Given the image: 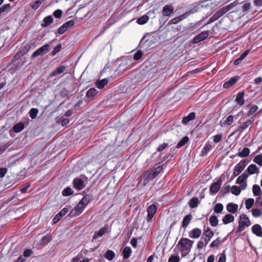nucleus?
<instances>
[{
    "label": "nucleus",
    "instance_id": "1",
    "mask_svg": "<svg viewBox=\"0 0 262 262\" xmlns=\"http://www.w3.org/2000/svg\"><path fill=\"white\" fill-rule=\"evenodd\" d=\"M193 242L187 238H182L178 242L177 247L181 253L182 257L188 255L191 249Z\"/></svg>",
    "mask_w": 262,
    "mask_h": 262
},
{
    "label": "nucleus",
    "instance_id": "2",
    "mask_svg": "<svg viewBox=\"0 0 262 262\" xmlns=\"http://www.w3.org/2000/svg\"><path fill=\"white\" fill-rule=\"evenodd\" d=\"M251 225V221L248 216L245 214L239 217L238 226L236 230L237 233L243 231L246 228Z\"/></svg>",
    "mask_w": 262,
    "mask_h": 262
},
{
    "label": "nucleus",
    "instance_id": "3",
    "mask_svg": "<svg viewBox=\"0 0 262 262\" xmlns=\"http://www.w3.org/2000/svg\"><path fill=\"white\" fill-rule=\"evenodd\" d=\"M247 171H244L236 180V183L239 185L242 190H245L247 186L246 180L248 178Z\"/></svg>",
    "mask_w": 262,
    "mask_h": 262
},
{
    "label": "nucleus",
    "instance_id": "4",
    "mask_svg": "<svg viewBox=\"0 0 262 262\" xmlns=\"http://www.w3.org/2000/svg\"><path fill=\"white\" fill-rule=\"evenodd\" d=\"M107 232H108V225L107 224H105L98 231L95 232L92 238L93 241L102 237L103 235Z\"/></svg>",
    "mask_w": 262,
    "mask_h": 262
},
{
    "label": "nucleus",
    "instance_id": "5",
    "mask_svg": "<svg viewBox=\"0 0 262 262\" xmlns=\"http://www.w3.org/2000/svg\"><path fill=\"white\" fill-rule=\"evenodd\" d=\"M50 50V47L49 45L46 44L39 49H38L37 50H36L32 55V57H35L36 56H39V55H43L45 54L48 52Z\"/></svg>",
    "mask_w": 262,
    "mask_h": 262
},
{
    "label": "nucleus",
    "instance_id": "6",
    "mask_svg": "<svg viewBox=\"0 0 262 262\" xmlns=\"http://www.w3.org/2000/svg\"><path fill=\"white\" fill-rule=\"evenodd\" d=\"M246 166V160L241 161L235 166L233 172L234 177L239 175L244 170Z\"/></svg>",
    "mask_w": 262,
    "mask_h": 262
},
{
    "label": "nucleus",
    "instance_id": "7",
    "mask_svg": "<svg viewBox=\"0 0 262 262\" xmlns=\"http://www.w3.org/2000/svg\"><path fill=\"white\" fill-rule=\"evenodd\" d=\"M222 185V180L218 179L216 181L212 183L210 187L209 191L211 195L216 193L220 190Z\"/></svg>",
    "mask_w": 262,
    "mask_h": 262
},
{
    "label": "nucleus",
    "instance_id": "8",
    "mask_svg": "<svg viewBox=\"0 0 262 262\" xmlns=\"http://www.w3.org/2000/svg\"><path fill=\"white\" fill-rule=\"evenodd\" d=\"M84 209L85 208L83 207V205L79 203L77 206L70 211L69 216L71 217L77 216L81 214Z\"/></svg>",
    "mask_w": 262,
    "mask_h": 262
},
{
    "label": "nucleus",
    "instance_id": "9",
    "mask_svg": "<svg viewBox=\"0 0 262 262\" xmlns=\"http://www.w3.org/2000/svg\"><path fill=\"white\" fill-rule=\"evenodd\" d=\"M157 210V207L155 205H150L147 209V221L150 222L155 215Z\"/></svg>",
    "mask_w": 262,
    "mask_h": 262
},
{
    "label": "nucleus",
    "instance_id": "10",
    "mask_svg": "<svg viewBox=\"0 0 262 262\" xmlns=\"http://www.w3.org/2000/svg\"><path fill=\"white\" fill-rule=\"evenodd\" d=\"M74 25V21L72 20H70L64 24H63L61 26H60L58 29V33L59 34H63L69 28Z\"/></svg>",
    "mask_w": 262,
    "mask_h": 262
},
{
    "label": "nucleus",
    "instance_id": "11",
    "mask_svg": "<svg viewBox=\"0 0 262 262\" xmlns=\"http://www.w3.org/2000/svg\"><path fill=\"white\" fill-rule=\"evenodd\" d=\"M155 177L150 173L149 170L145 172L141 177V181H143V185H146L149 181L153 180Z\"/></svg>",
    "mask_w": 262,
    "mask_h": 262
},
{
    "label": "nucleus",
    "instance_id": "12",
    "mask_svg": "<svg viewBox=\"0 0 262 262\" xmlns=\"http://www.w3.org/2000/svg\"><path fill=\"white\" fill-rule=\"evenodd\" d=\"M208 31H203L199 34L196 36H195L193 39L192 42L194 43H198L201 41L205 40L206 38L208 37Z\"/></svg>",
    "mask_w": 262,
    "mask_h": 262
},
{
    "label": "nucleus",
    "instance_id": "13",
    "mask_svg": "<svg viewBox=\"0 0 262 262\" xmlns=\"http://www.w3.org/2000/svg\"><path fill=\"white\" fill-rule=\"evenodd\" d=\"M173 12V7L171 5H166L163 8L162 14L164 16H170Z\"/></svg>",
    "mask_w": 262,
    "mask_h": 262
},
{
    "label": "nucleus",
    "instance_id": "14",
    "mask_svg": "<svg viewBox=\"0 0 262 262\" xmlns=\"http://www.w3.org/2000/svg\"><path fill=\"white\" fill-rule=\"evenodd\" d=\"M247 171V174H248V177L251 174H253L254 173L258 174L259 173V169L256 166V165L252 164L250 165L247 170L245 171Z\"/></svg>",
    "mask_w": 262,
    "mask_h": 262
},
{
    "label": "nucleus",
    "instance_id": "15",
    "mask_svg": "<svg viewBox=\"0 0 262 262\" xmlns=\"http://www.w3.org/2000/svg\"><path fill=\"white\" fill-rule=\"evenodd\" d=\"M251 230L252 233L257 236H262V228L259 224L254 225L251 228Z\"/></svg>",
    "mask_w": 262,
    "mask_h": 262
},
{
    "label": "nucleus",
    "instance_id": "16",
    "mask_svg": "<svg viewBox=\"0 0 262 262\" xmlns=\"http://www.w3.org/2000/svg\"><path fill=\"white\" fill-rule=\"evenodd\" d=\"M73 184L75 188L78 190H81L84 187L83 181L79 178L75 179L73 181Z\"/></svg>",
    "mask_w": 262,
    "mask_h": 262
},
{
    "label": "nucleus",
    "instance_id": "17",
    "mask_svg": "<svg viewBox=\"0 0 262 262\" xmlns=\"http://www.w3.org/2000/svg\"><path fill=\"white\" fill-rule=\"evenodd\" d=\"M202 231L199 228H194L189 232V236L191 238H199L201 235Z\"/></svg>",
    "mask_w": 262,
    "mask_h": 262
},
{
    "label": "nucleus",
    "instance_id": "18",
    "mask_svg": "<svg viewBox=\"0 0 262 262\" xmlns=\"http://www.w3.org/2000/svg\"><path fill=\"white\" fill-rule=\"evenodd\" d=\"M234 121V117L232 115H229L227 117L225 121H221L220 124L222 127L228 126L231 125Z\"/></svg>",
    "mask_w": 262,
    "mask_h": 262
},
{
    "label": "nucleus",
    "instance_id": "19",
    "mask_svg": "<svg viewBox=\"0 0 262 262\" xmlns=\"http://www.w3.org/2000/svg\"><path fill=\"white\" fill-rule=\"evenodd\" d=\"M238 80V76H235L231 78L228 81L225 82L223 84V87L225 89H228L230 86L235 84Z\"/></svg>",
    "mask_w": 262,
    "mask_h": 262
},
{
    "label": "nucleus",
    "instance_id": "20",
    "mask_svg": "<svg viewBox=\"0 0 262 262\" xmlns=\"http://www.w3.org/2000/svg\"><path fill=\"white\" fill-rule=\"evenodd\" d=\"M238 205L233 203H228L226 206L227 211L230 213H235L238 209Z\"/></svg>",
    "mask_w": 262,
    "mask_h": 262
},
{
    "label": "nucleus",
    "instance_id": "21",
    "mask_svg": "<svg viewBox=\"0 0 262 262\" xmlns=\"http://www.w3.org/2000/svg\"><path fill=\"white\" fill-rule=\"evenodd\" d=\"M188 14L186 13H184V14L181 15L179 16L176 17L170 20L169 24H177L180 21L186 18L188 16Z\"/></svg>",
    "mask_w": 262,
    "mask_h": 262
},
{
    "label": "nucleus",
    "instance_id": "22",
    "mask_svg": "<svg viewBox=\"0 0 262 262\" xmlns=\"http://www.w3.org/2000/svg\"><path fill=\"white\" fill-rule=\"evenodd\" d=\"M226 13L223 8L217 11L209 19L210 22H213L223 16Z\"/></svg>",
    "mask_w": 262,
    "mask_h": 262
},
{
    "label": "nucleus",
    "instance_id": "23",
    "mask_svg": "<svg viewBox=\"0 0 262 262\" xmlns=\"http://www.w3.org/2000/svg\"><path fill=\"white\" fill-rule=\"evenodd\" d=\"M244 95L245 93L243 91L239 92L237 94L236 97L235 99V101L240 106H242L244 104Z\"/></svg>",
    "mask_w": 262,
    "mask_h": 262
},
{
    "label": "nucleus",
    "instance_id": "24",
    "mask_svg": "<svg viewBox=\"0 0 262 262\" xmlns=\"http://www.w3.org/2000/svg\"><path fill=\"white\" fill-rule=\"evenodd\" d=\"M98 92V91L95 88H91L87 91L86 97L90 100H92L97 95Z\"/></svg>",
    "mask_w": 262,
    "mask_h": 262
},
{
    "label": "nucleus",
    "instance_id": "25",
    "mask_svg": "<svg viewBox=\"0 0 262 262\" xmlns=\"http://www.w3.org/2000/svg\"><path fill=\"white\" fill-rule=\"evenodd\" d=\"M195 118V113L191 112L188 116L183 118L182 123L184 124H187L189 121L194 120Z\"/></svg>",
    "mask_w": 262,
    "mask_h": 262
},
{
    "label": "nucleus",
    "instance_id": "26",
    "mask_svg": "<svg viewBox=\"0 0 262 262\" xmlns=\"http://www.w3.org/2000/svg\"><path fill=\"white\" fill-rule=\"evenodd\" d=\"M234 221V216L231 214H227L225 215L222 219L224 224H228L233 222Z\"/></svg>",
    "mask_w": 262,
    "mask_h": 262
},
{
    "label": "nucleus",
    "instance_id": "27",
    "mask_svg": "<svg viewBox=\"0 0 262 262\" xmlns=\"http://www.w3.org/2000/svg\"><path fill=\"white\" fill-rule=\"evenodd\" d=\"M214 146L212 145L210 143L207 142L202 149V155L203 156L207 155Z\"/></svg>",
    "mask_w": 262,
    "mask_h": 262
},
{
    "label": "nucleus",
    "instance_id": "28",
    "mask_svg": "<svg viewBox=\"0 0 262 262\" xmlns=\"http://www.w3.org/2000/svg\"><path fill=\"white\" fill-rule=\"evenodd\" d=\"M92 199V198L90 195H86L83 196L79 203L83 205V207L85 208L87 205L91 201Z\"/></svg>",
    "mask_w": 262,
    "mask_h": 262
},
{
    "label": "nucleus",
    "instance_id": "29",
    "mask_svg": "<svg viewBox=\"0 0 262 262\" xmlns=\"http://www.w3.org/2000/svg\"><path fill=\"white\" fill-rule=\"evenodd\" d=\"M192 219V216L191 214L187 215L184 217V218L182 222V227L184 228H186L188 224H189L190 222L191 221Z\"/></svg>",
    "mask_w": 262,
    "mask_h": 262
},
{
    "label": "nucleus",
    "instance_id": "30",
    "mask_svg": "<svg viewBox=\"0 0 262 262\" xmlns=\"http://www.w3.org/2000/svg\"><path fill=\"white\" fill-rule=\"evenodd\" d=\"M132 249L129 247H125L122 251L123 258L125 259L128 258L131 254Z\"/></svg>",
    "mask_w": 262,
    "mask_h": 262
},
{
    "label": "nucleus",
    "instance_id": "31",
    "mask_svg": "<svg viewBox=\"0 0 262 262\" xmlns=\"http://www.w3.org/2000/svg\"><path fill=\"white\" fill-rule=\"evenodd\" d=\"M250 153V150L248 147H245L243 150L238 152V156L241 158H245L248 157Z\"/></svg>",
    "mask_w": 262,
    "mask_h": 262
},
{
    "label": "nucleus",
    "instance_id": "32",
    "mask_svg": "<svg viewBox=\"0 0 262 262\" xmlns=\"http://www.w3.org/2000/svg\"><path fill=\"white\" fill-rule=\"evenodd\" d=\"M43 21V23L42 24V26L43 27H47L52 23L53 17L51 15L48 16L44 18Z\"/></svg>",
    "mask_w": 262,
    "mask_h": 262
},
{
    "label": "nucleus",
    "instance_id": "33",
    "mask_svg": "<svg viewBox=\"0 0 262 262\" xmlns=\"http://www.w3.org/2000/svg\"><path fill=\"white\" fill-rule=\"evenodd\" d=\"M108 83V80L106 79H103L101 80L97 81L96 85L97 88L101 89L103 88Z\"/></svg>",
    "mask_w": 262,
    "mask_h": 262
},
{
    "label": "nucleus",
    "instance_id": "34",
    "mask_svg": "<svg viewBox=\"0 0 262 262\" xmlns=\"http://www.w3.org/2000/svg\"><path fill=\"white\" fill-rule=\"evenodd\" d=\"M149 19V17L147 15H143L137 20V23L141 25L146 24Z\"/></svg>",
    "mask_w": 262,
    "mask_h": 262
},
{
    "label": "nucleus",
    "instance_id": "35",
    "mask_svg": "<svg viewBox=\"0 0 262 262\" xmlns=\"http://www.w3.org/2000/svg\"><path fill=\"white\" fill-rule=\"evenodd\" d=\"M115 256V254L114 252L111 250H108L104 255V257L108 260H113Z\"/></svg>",
    "mask_w": 262,
    "mask_h": 262
},
{
    "label": "nucleus",
    "instance_id": "36",
    "mask_svg": "<svg viewBox=\"0 0 262 262\" xmlns=\"http://www.w3.org/2000/svg\"><path fill=\"white\" fill-rule=\"evenodd\" d=\"M24 124L21 123V122H19L17 124H16L14 126H13V130L14 132L15 133H19L20 132L21 130H23L24 128Z\"/></svg>",
    "mask_w": 262,
    "mask_h": 262
},
{
    "label": "nucleus",
    "instance_id": "37",
    "mask_svg": "<svg viewBox=\"0 0 262 262\" xmlns=\"http://www.w3.org/2000/svg\"><path fill=\"white\" fill-rule=\"evenodd\" d=\"M258 109V107L256 105H253L252 106V107L250 108V110L248 112V116H255L256 115V112Z\"/></svg>",
    "mask_w": 262,
    "mask_h": 262
},
{
    "label": "nucleus",
    "instance_id": "38",
    "mask_svg": "<svg viewBox=\"0 0 262 262\" xmlns=\"http://www.w3.org/2000/svg\"><path fill=\"white\" fill-rule=\"evenodd\" d=\"M43 1L44 0H36L30 4V7L34 10H37Z\"/></svg>",
    "mask_w": 262,
    "mask_h": 262
},
{
    "label": "nucleus",
    "instance_id": "39",
    "mask_svg": "<svg viewBox=\"0 0 262 262\" xmlns=\"http://www.w3.org/2000/svg\"><path fill=\"white\" fill-rule=\"evenodd\" d=\"M209 222L213 227H215L218 225L219 220L216 216L212 215L209 217Z\"/></svg>",
    "mask_w": 262,
    "mask_h": 262
},
{
    "label": "nucleus",
    "instance_id": "40",
    "mask_svg": "<svg viewBox=\"0 0 262 262\" xmlns=\"http://www.w3.org/2000/svg\"><path fill=\"white\" fill-rule=\"evenodd\" d=\"M199 200L197 198H192L189 202V206L191 208H194L197 207Z\"/></svg>",
    "mask_w": 262,
    "mask_h": 262
},
{
    "label": "nucleus",
    "instance_id": "41",
    "mask_svg": "<svg viewBox=\"0 0 262 262\" xmlns=\"http://www.w3.org/2000/svg\"><path fill=\"white\" fill-rule=\"evenodd\" d=\"M241 190L240 187L236 185H234L231 188V193L235 195H238L241 192Z\"/></svg>",
    "mask_w": 262,
    "mask_h": 262
},
{
    "label": "nucleus",
    "instance_id": "42",
    "mask_svg": "<svg viewBox=\"0 0 262 262\" xmlns=\"http://www.w3.org/2000/svg\"><path fill=\"white\" fill-rule=\"evenodd\" d=\"M254 203V200L252 198H249L245 201V206L247 209H250L252 208Z\"/></svg>",
    "mask_w": 262,
    "mask_h": 262
},
{
    "label": "nucleus",
    "instance_id": "43",
    "mask_svg": "<svg viewBox=\"0 0 262 262\" xmlns=\"http://www.w3.org/2000/svg\"><path fill=\"white\" fill-rule=\"evenodd\" d=\"M253 122V120H248L246 121V122L243 123L242 124H241L239 126V128L242 130H244L246 129L249 126H250L251 124H252Z\"/></svg>",
    "mask_w": 262,
    "mask_h": 262
},
{
    "label": "nucleus",
    "instance_id": "44",
    "mask_svg": "<svg viewBox=\"0 0 262 262\" xmlns=\"http://www.w3.org/2000/svg\"><path fill=\"white\" fill-rule=\"evenodd\" d=\"M252 214L254 217H258L262 215V211L259 209L254 208L251 210Z\"/></svg>",
    "mask_w": 262,
    "mask_h": 262
},
{
    "label": "nucleus",
    "instance_id": "45",
    "mask_svg": "<svg viewBox=\"0 0 262 262\" xmlns=\"http://www.w3.org/2000/svg\"><path fill=\"white\" fill-rule=\"evenodd\" d=\"M253 193L254 196L259 195L260 193L261 189L259 185L255 184L252 188Z\"/></svg>",
    "mask_w": 262,
    "mask_h": 262
},
{
    "label": "nucleus",
    "instance_id": "46",
    "mask_svg": "<svg viewBox=\"0 0 262 262\" xmlns=\"http://www.w3.org/2000/svg\"><path fill=\"white\" fill-rule=\"evenodd\" d=\"M29 113L32 119H35L36 118L38 113V110L36 108H32L30 110Z\"/></svg>",
    "mask_w": 262,
    "mask_h": 262
},
{
    "label": "nucleus",
    "instance_id": "47",
    "mask_svg": "<svg viewBox=\"0 0 262 262\" xmlns=\"http://www.w3.org/2000/svg\"><path fill=\"white\" fill-rule=\"evenodd\" d=\"M188 140H189V139H188V137L185 136V137H183L181 140V141H180L179 142V143H178V144L177 145V147L180 148L182 146H184L185 144H186L188 142Z\"/></svg>",
    "mask_w": 262,
    "mask_h": 262
},
{
    "label": "nucleus",
    "instance_id": "48",
    "mask_svg": "<svg viewBox=\"0 0 262 262\" xmlns=\"http://www.w3.org/2000/svg\"><path fill=\"white\" fill-rule=\"evenodd\" d=\"M213 232L210 228L207 227L203 232V236L205 237H212L213 236Z\"/></svg>",
    "mask_w": 262,
    "mask_h": 262
},
{
    "label": "nucleus",
    "instance_id": "49",
    "mask_svg": "<svg viewBox=\"0 0 262 262\" xmlns=\"http://www.w3.org/2000/svg\"><path fill=\"white\" fill-rule=\"evenodd\" d=\"M223 210V205L221 203L216 204L214 208V211L216 213H221Z\"/></svg>",
    "mask_w": 262,
    "mask_h": 262
},
{
    "label": "nucleus",
    "instance_id": "50",
    "mask_svg": "<svg viewBox=\"0 0 262 262\" xmlns=\"http://www.w3.org/2000/svg\"><path fill=\"white\" fill-rule=\"evenodd\" d=\"M162 170V167L161 166H159L156 168H154L151 170H149L150 171V173L154 176L155 177H156Z\"/></svg>",
    "mask_w": 262,
    "mask_h": 262
},
{
    "label": "nucleus",
    "instance_id": "51",
    "mask_svg": "<svg viewBox=\"0 0 262 262\" xmlns=\"http://www.w3.org/2000/svg\"><path fill=\"white\" fill-rule=\"evenodd\" d=\"M70 121L68 119L61 117L58 119L57 122L60 124L62 126H65L69 123Z\"/></svg>",
    "mask_w": 262,
    "mask_h": 262
},
{
    "label": "nucleus",
    "instance_id": "52",
    "mask_svg": "<svg viewBox=\"0 0 262 262\" xmlns=\"http://www.w3.org/2000/svg\"><path fill=\"white\" fill-rule=\"evenodd\" d=\"M253 162L259 166H262V155L256 156L253 159Z\"/></svg>",
    "mask_w": 262,
    "mask_h": 262
},
{
    "label": "nucleus",
    "instance_id": "53",
    "mask_svg": "<svg viewBox=\"0 0 262 262\" xmlns=\"http://www.w3.org/2000/svg\"><path fill=\"white\" fill-rule=\"evenodd\" d=\"M73 193V190L70 187H67L63 189L62 194L63 196H69Z\"/></svg>",
    "mask_w": 262,
    "mask_h": 262
},
{
    "label": "nucleus",
    "instance_id": "54",
    "mask_svg": "<svg viewBox=\"0 0 262 262\" xmlns=\"http://www.w3.org/2000/svg\"><path fill=\"white\" fill-rule=\"evenodd\" d=\"M180 258L179 256L171 255L168 259V262H179Z\"/></svg>",
    "mask_w": 262,
    "mask_h": 262
},
{
    "label": "nucleus",
    "instance_id": "55",
    "mask_svg": "<svg viewBox=\"0 0 262 262\" xmlns=\"http://www.w3.org/2000/svg\"><path fill=\"white\" fill-rule=\"evenodd\" d=\"M10 5L9 4H5L0 8V11L2 14L7 11L10 10Z\"/></svg>",
    "mask_w": 262,
    "mask_h": 262
},
{
    "label": "nucleus",
    "instance_id": "56",
    "mask_svg": "<svg viewBox=\"0 0 262 262\" xmlns=\"http://www.w3.org/2000/svg\"><path fill=\"white\" fill-rule=\"evenodd\" d=\"M51 240V238L50 236H43L41 240V243L42 244H47Z\"/></svg>",
    "mask_w": 262,
    "mask_h": 262
},
{
    "label": "nucleus",
    "instance_id": "57",
    "mask_svg": "<svg viewBox=\"0 0 262 262\" xmlns=\"http://www.w3.org/2000/svg\"><path fill=\"white\" fill-rule=\"evenodd\" d=\"M61 49V45L60 43L58 44L57 46H56L52 51V55L53 56L55 55L57 53H58Z\"/></svg>",
    "mask_w": 262,
    "mask_h": 262
},
{
    "label": "nucleus",
    "instance_id": "58",
    "mask_svg": "<svg viewBox=\"0 0 262 262\" xmlns=\"http://www.w3.org/2000/svg\"><path fill=\"white\" fill-rule=\"evenodd\" d=\"M33 253V251L31 249H27L24 251L23 253V256L25 257H30Z\"/></svg>",
    "mask_w": 262,
    "mask_h": 262
},
{
    "label": "nucleus",
    "instance_id": "59",
    "mask_svg": "<svg viewBox=\"0 0 262 262\" xmlns=\"http://www.w3.org/2000/svg\"><path fill=\"white\" fill-rule=\"evenodd\" d=\"M235 5H234V4L232 3V4H230L229 5H228V6H226L225 7H223L222 8L223 9V10H224V11L226 13L227 12L230 11L233 8V7Z\"/></svg>",
    "mask_w": 262,
    "mask_h": 262
},
{
    "label": "nucleus",
    "instance_id": "60",
    "mask_svg": "<svg viewBox=\"0 0 262 262\" xmlns=\"http://www.w3.org/2000/svg\"><path fill=\"white\" fill-rule=\"evenodd\" d=\"M62 14V12L60 9H57L56 11H55L53 13V15L57 18H60Z\"/></svg>",
    "mask_w": 262,
    "mask_h": 262
},
{
    "label": "nucleus",
    "instance_id": "61",
    "mask_svg": "<svg viewBox=\"0 0 262 262\" xmlns=\"http://www.w3.org/2000/svg\"><path fill=\"white\" fill-rule=\"evenodd\" d=\"M220 243V241L219 238H217L215 240L213 241L211 244H210V247H217Z\"/></svg>",
    "mask_w": 262,
    "mask_h": 262
},
{
    "label": "nucleus",
    "instance_id": "62",
    "mask_svg": "<svg viewBox=\"0 0 262 262\" xmlns=\"http://www.w3.org/2000/svg\"><path fill=\"white\" fill-rule=\"evenodd\" d=\"M222 137L221 134L215 135L213 137V142L215 143L219 142L221 140Z\"/></svg>",
    "mask_w": 262,
    "mask_h": 262
},
{
    "label": "nucleus",
    "instance_id": "63",
    "mask_svg": "<svg viewBox=\"0 0 262 262\" xmlns=\"http://www.w3.org/2000/svg\"><path fill=\"white\" fill-rule=\"evenodd\" d=\"M142 56V53L141 51H138L134 55V59L135 60H139L140 59Z\"/></svg>",
    "mask_w": 262,
    "mask_h": 262
},
{
    "label": "nucleus",
    "instance_id": "64",
    "mask_svg": "<svg viewBox=\"0 0 262 262\" xmlns=\"http://www.w3.org/2000/svg\"><path fill=\"white\" fill-rule=\"evenodd\" d=\"M167 146H168L167 143H163L158 146L157 150L158 152H160V151H162L163 150H164L166 147H167Z\"/></svg>",
    "mask_w": 262,
    "mask_h": 262
}]
</instances>
